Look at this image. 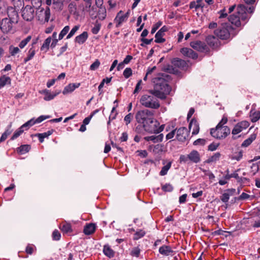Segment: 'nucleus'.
Masks as SVG:
<instances>
[{
    "label": "nucleus",
    "instance_id": "1",
    "mask_svg": "<svg viewBox=\"0 0 260 260\" xmlns=\"http://www.w3.org/2000/svg\"><path fill=\"white\" fill-rule=\"evenodd\" d=\"M171 77L165 73L158 74L153 79L154 88L150 90V92L155 97L161 100L166 99L167 95L171 91V87L169 85V81Z\"/></svg>",
    "mask_w": 260,
    "mask_h": 260
},
{
    "label": "nucleus",
    "instance_id": "2",
    "mask_svg": "<svg viewBox=\"0 0 260 260\" xmlns=\"http://www.w3.org/2000/svg\"><path fill=\"white\" fill-rule=\"evenodd\" d=\"M238 32V31H236L230 24L227 23L222 24L214 31L216 36L221 40H228L231 36L232 37L235 36Z\"/></svg>",
    "mask_w": 260,
    "mask_h": 260
},
{
    "label": "nucleus",
    "instance_id": "3",
    "mask_svg": "<svg viewBox=\"0 0 260 260\" xmlns=\"http://www.w3.org/2000/svg\"><path fill=\"white\" fill-rule=\"evenodd\" d=\"M9 18H5L0 22V28L4 33L10 31L13 27V24H16L18 21V15L13 10L12 16L8 15Z\"/></svg>",
    "mask_w": 260,
    "mask_h": 260
},
{
    "label": "nucleus",
    "instance_id": "4",
    "mask_svg": "<svg viewBox=\"0 0 260 260\" xmlns=\"http://www.w3.org/2000/svg\"><path fill=\"white\" fill-rule=\"evenodd\" d=\"M148 120L149 121H147L145 124L143 125V127L146 132L151 134H158L164 130V124L160 126L159 122L153 118Z\"/></svg>",
    "mask_w": 260,
    "mask_h": 260
},
{
    "label": "nucleus",
    "instance_id": "5",
    "mask_svg": "<svg viewBox=\"0 0 260 260\" xmlns=\"http://www.w3.org/2000/svg\"><path fill=\"white\" fill-rule=\"evenodd\" d=\"M153 94L142 95L140 99L141 104L145 107L153 109H157L159 108L160 104L157 99Z\"/></svg>",
    "mask_w": 260,
    "mask_h": 260
},
{
    "label": "nucleus",
    "instance_id": "6",
    "mask_svg": "<svg viewBox=\"0 0 260 260\" xmlns=\"http://www.w3.org/2000/svg\"><path fill=\"white\" fill-rule=\"evenodd\" d=\"M154 114V111L153 110L148 109L140 110L136 113L135 118L139 123H142L144 125L146 122L149 121L148 119L151 120L153 118Z\"/></svg>",
    "mask_w": 260,
    "mask_h": 260
},
{
    "label": "nucleus",
    "instance_id": "7",
    "mask_svg": "<svg viewBox=\"0 0 260 260\" xmlns=\"http://www.w3.org/2000/svg\"><path fill=\"white\" fill-rule=\"evenodd\" d=\"M230 128L227 126L220 127L219 125H216L215 128L210 129L211 135L218 139L225 138L230 134Z\"/></svg>",
    "mask_w": 260,
    "mask_h": 260
},
{
    "label": "nucleus",
    "instance_id": "8",
    "mask_svg": "<svg viewBox=\"0 0 260 260\" xmlns=\"http://www.w3.org/2000/svg\"><path fill=\"white\" fill-rule=\"evenodd\" d=\"M36 15L39 21L48 22L50 16L49 8L47 7L45 10L43 8H39L37 11Z\"/></svg>",
    "mask_w": 260,
    "mask_h": 260
},
{
    "label": "nucleus",
    "instance_id": "9",
    "mask_svg": "<svg viewBox=\"0 0 260 260\" xmlns=\"http://www.w3.org/2000/svg\"><path fill=\"white\" fill-rule=\"evenodd\" d=\"M247 10V8L243 5H240L237 8V13L240 17V20L241 22H244L243 25H245L249 18Z\"/></svg>",
    "mask_w": 260,
    "mask_h": 260
},
{
    "label": "nucleus",
    "instance_id": "10",
    "mask_svg": "<svg viewBox=\"0 0 260 260\" xmlns=\"http://www.w3.org/2000/svg\"><path fill=\"white\" fill-rule=\"evenodd\" d=\"M34 7L27 5L22 11V17L26 21H30L34 17Z\"/></svg>",
    "mask_w": 260,
    "mask_h": 260
},
{
    "label": "nucleus",
    "instance_id": "11",
    "mask_svg": "<svg viewBox=\"0 0 260 260\" xmlns=\"http://www.w3.org/2000/svg\"><path fill=\"white\" fill-rule=\"evenodd\" d=\"M190 46L194 49L202 52H208L209 51L208 47L205 43L201 41L192 42L190 44Z\"/></svg>",
    "mask_w": 260,
    "mask_h": 260
},
{
    "label": "nucleus",
    "instance_id": "12",
    "mask_svg": "<svg viewBox=\"0 0 260 260\" xmlns=\"http://www.w3.org/2000/svg\"><path fill=\"white\" fill-rule=\"evenodd\" d=\"M188 131L185 127H181L178 128L176 132V138L180 142H183L188 137Z\"/></svg>",
    "mask_w": 260,
    "mask_h": 260
},
{
    "label": "nucleus",
    "instance_id": "13",
    "mask_svg": "<svg viewBox=\"0 0 260 260\" xmlns=\"http://www.w3.org/2000/svg\"><path fill=\"white\" fill-rule=\"evenodd\" d=\"M168 29L166 26H162L155 35V42L157 43H162L165 42V39L163 38L165 32L168 31Z\"/></svg>",
    "mask_w": 260,
    "mask_h": 260
},
{
    "label": "nucleus",
    "instance_id": "14",
    "mask_svg": "<svg viewBox=\"0 0 260 260\" xmlns=\"http://www.w3.org/2000/svg\"><path fill=\"white\" fill-rule=\"evenodd\" d=\"M129 16V12L123 14L122 11H120L117 15L114 21L116 22V26L119 27L122 22L125 21Z\"/></svg>",
    "mask_w": 260,
    "mask_h": 260
},
{
    "label": "nucleus",
    "instance_id": "15",
    "mask_svg": "<svg viewBox=\"0 0 260 260\" xmlns=\"http://www.w3.org/2000/svg\"><path fill=\"white\" fill-rule=\"evenodd\" d=\"M181 53L189 58L197 59L198 57V54L191 49L188 48H183L180 50Z\"/></svg>",
    "mask_w": 260,
    "mask_h": 260
},
{
    "label": "nucleus",
    "instance_id": "16",
    "mask_svg": "<svg viewBox=\"0 0 260 260\" xmlns=\"http://www.w3.org/2000/svg\"><path fill=\"white\" fill-rule=\"evenodd\" d=\"M206 41L207 44L213 48H216L219 45L218 39L214 36H208L207 37Z\"/></svg>",
    "mask_w": 260,
    "mask_h": 260
},
{
    "label": "nucleus",
    "instance_id": "17",
    "mask_svg": "<svg viewBox=\"0 0 260 260\" xmlns=\"http://www.w3.org/2000/svg\"><path fill=\"white\" fill-rule=\"evenodd\" d=\"M189 160L193 163L197 164L200 162L201 157L199 152L193 150L188 154Z\"/></svg>",
    "mask_w": 260,
    "mask_h": 260
},
{
    "label": "nucleus",
    "instance_id": "18",
    "mask_svg": "<svg viewBox=\"0 0 260 260\" xmlns=\"http://www.w3.org/2000/svg\"><path fill=\"white\" fill-rule=\"evenodd\" d=\"M158 251L159 252L164 256L172 255L174 252L171 246L165 245L160 246Z\"/></svg>",
    "mask_w": 260,
    "mask_h": 260
},
{
    "label": "nucleus",
    "instance_id": "19",
    "mask_svg": "<svg viewBox=\"0 0 260 260\" xmlns=\"http://www.w3.org/2000/svg\"><path fill=\"white\" fill-rule=\"evenodd\" d=\"M172 63L175 67L181 69H183L187 66V63L185 60L178 58H174L172 61Z\"/></svg>",
    "mask_w": 260,
    "mask_h": 260
},
{
    "label": "nucleus",
    "instance_id": "20",
    "mask_svg": "<svg viewBox=\"0 0 260 260\" xmlns=\"http://www.w3.org/2000/svg\"><path fill=\"white\" fill-rule=\"evenodd\" d=\"M95 228L96 225L94 223H88L84 226L83 232L86 235H90L94 233Z\"/></svg>",
    "mask_w": 260,
    "mask_h": 260
},
{
    "label": "nucleus",
    "instance_id": "21",
    "mask_svg": "<svg viewBox=\"0 0 260 260\" xmlns=\"http://www.w3.org/2000/svg\"><path fill=\"white\" fill-rule=\"evenodd\" d=\"M164 138L163 134H161L158 135V136H147L144 138V139L146 141H152V142L155 143L157 142H161Z\"/></svg>",
    "mask_w": 260,
    "mask_h": 260
},
{
    "label": "nucleus",
    "instance_id": "22",
    "mask_svg": "<svg viewBox=\"0 0 260 260\" xmlns=\"http://www.w3.org/2000/svg\"><path fill=\"white\" fill-rule=\"evenodd\" d=\"M229 20L232 24H234L236 27H239L241 25L242 23L240 20V17L238 14L237 15L233 14L230 15L229 17Z\"/></svg>",
    "mask_w": 260,
    "mask_h": 260
},
{
    "label": "nucleus",
    "instance_id": "23",
    "mask_svg": "<svg viewBox=\"0 0 260 260\" xmlns=\"http://www.w3.org/2000/svg\"><path fill=\"white\" fill-rule=\"evenodd\" d=\"M60 91H58L55 93H51L49 90L45 89L42 91V93L45 94L44 100L47 101H50L53 99L57 95H58Z\"/></svg>",
    "mask_w": 260,
    "mask_h": 260
},
{
    "label": "nucleus",
    "instance_id": "24",
    "mask_svg": "<svg viewBox=\"0 0 260 260\" xmlns=\"http://www.w3.org/2000/svg\"><path fill=\"white\" fill-rule=\"evenodd\" d=\"M80 83H70L66 86L62 91L63 94L73 91L76 88L79 87Z\"/></svg>",
    "mask_w": 260,
    "mask_h": 260
},
{
    "label": "nucleus",
    "instance_id": "25",
    "mask_svg": "<svg viewBox=\"0 0 260 260\" xmlns=\"http://www.w3.org/2000/svg\"><path fill=\"white\" fill-rule=\"evenodd\" d=\"M191 127H193L192 134L194 135L198 134V133L199 132L200 127L197 121L194 119H191L189 123L188 127L190 129Z\"/></svg>",
    "mask_w": 260,
    "mask_h": 260
},
{
    "label": "nucleus",
    "instance_id": "26",
    "mask_svg": "<svg viewBox=\"0 0 260 260\" xmlns=\"http://www.w3.org/2000/svg\"><path fill=\"white\" fill-rule=\"evenodd\" d=\"M88 38V33L87 31H84L80 35L77 36L75 38V42L79 44H83Z\"/></svg>",
    "mask_w": 260,
    "mask_h": 260
},
{
    "label": "nucleus",
    "instance_id": "27",
    "mask_svg": "<svg viewBox=\"0 0 260 260\" xmlns=\"http://www.w3.org/2000/svg\"><path fill=\"white\" fill-rule=\"evenodd\" d=\"M54 129H52L44 133L37 134L36 136L38 137L40 142L43 143L44 141V138L48 137L49 136L52 135Z\"/></svg>",
    "mask_w": 260,
    "mask_h": 260
},
{
    "label": "nucleus",
    "instance_id": "28",
    "mask_svg": "<svg viewBox=\"0 0 260 260\" xmlns=\"http://www.w3.org/2000/svg\"><path fill=\"white\" fill-rule=\"evenodd\" d=\"M106 9L105 7L101 6L98 9L97 13V17L100 20H104L106 17Z\"/></svg>",
    "mask_w": 260,
    "mask_h": 260
},
{
    "label": "nucleus",
    "instance_id": "29",
    "mask_svg": "<svg viewBox=\"0 0 260 260\" xmlns=\"http://www.w3.org/2000/svg\"><path fill=\"white\" fill-rule=\"evenodd\" d=\"M29 145H22L17 148V151L20 154H24L28 152L30 149Z\"/></svg>",
    "mask_w": 260,
    "mask_h": 260
},
{
    "label": "nucleus",
    "instance_id": "30",
    "mask_svg": "<svg viewBox=\"0 0 260 260\" xmlns=\"http://www.w3.org/2000/svg\"><path fill=\"white\" fill-rule=\"evenodd\" d=\"M35 53L36 50L35 47H31L28 51L27 57L24 59V63H26L29 60H31L35 56Z\"/></svg>",
    "mask_w": 260,
    "mask_h": 260
},
{
    "label": "nucleus",
    "instance_id": "31",
    "mask_svg": "<svg viewBox=\"0 0 260 260\" xmlns=\"http://www.w3.org/2000/svg\"><path fill=\"white\" fill-rule=\"evenodd\" d=\"M256 134H252L247 139L244 141L242 144V147H247L251 144V143L256 139Z\"/></svg>",
    "mask_w": 260,
    "mask_h": 260
},
{
    "label": "nucleus",
    "instance_id": "32",
    "mask_svg": "<svg viewBox=\"0 0 260 260\" xmlns=\"http://www.w3.org/2000/svg\"><path fill=\"white\" fill-rule=\"evenodd\" d=\"M60 229L62 232L65 233H71L72 232L71 224L67 222H63Z\"/></svg>",
    "mask_w": 260,
    "mask_h": 260
},
{
    "label": "nucleus",
    "instance_id": "33",
    "mask_svg": "<svg viewBox=\"0 0 260 260\" xmlns=\"http://www.w3.org/2000/svg\"><path fill=\"white\" fill-rule=\"evenodd\" d=\"M51 37H49L47 38L44 41V43L43 44L42 46L41 47V50L42 51H44L45 52H46L49 47L51 41Z\"/></svg>",
    "mask_w": 260,
    "mask_h": 260
},
{
    "label": "nucleus",
    "instance_id": "34",
    "mask_svg": "<svg viewBox=\"0 0 260 260\" xmlns=\"http://www.w3.org/2000/svg\"><path fill=\"white\" fill-rule=\"evenodd\" d=\"M103 252L104 254L109 257H113L114 256V251L108 245L104 247Z\"/></svg>",
    "mask_w": 260,
    "mask_h": 260
},
{
    "label": "nucleus",
    "instance_id": "35",
    "mask_svg": "<svg viewBox=\"0 0 260 260\" xmlns=\"http://www.w3.org/2000/svg\"><path fill=\"white\" fill-rule=\"evenodd\" d=\"M7 83H11V78L3 75L0 77V88L5 86Z\"/></svg>",
    "mask_w": 260,
    "mask_h": 260
},
{
    "label": "nucleus",
    "instance_id": "36",
    "mask_svg": "<svg viewBox=\"0 0 260 260\" xmlns=\"http://www.w3.org/2000/svg\"><path fill=\"white\" fill-rule=\"evenodd\" d=\"M86 11H89V15L92 19H95L97 18V8H94L92 7L91 8V7L89 9H85Z\"/></svg>",
    "mask_w": 260,
    "mask_h": 260
},
{
    "label": "nucleus",
    "instance_id": "37",
    "mask_svg": "<svg viewBox=\"0 0 260 260\" xmlns=\"http://www.w3.org/2000/svg\"><path fill=\"white\" fill-rule=\"evenodd\" d=\"M172 165V162L170 161L166 165L164 166L162 168L161 171L159 172V175L160 176H165L166 175L169 170L170 169Z\"/></svg>",
    "mask_w": 260,
    "mask_h": 260
},
{
    "label": "nucleus",
    "instance_id": "38",
    "mask_svg": "<svg viewBox=\"0 0 260 260\" xmlns=\"http://www.w3.org/2000/svg\"><path fill=\"white\" fill-rule=\"evenodd\" d=\"M224 179L226 180H230L231 178H236L238 182H240L242 181V178L240 177L238 174L236 173H234L231 174H226L224 177Z\"/></svg>",
    "mask_w": 260,
    "mask_h": 260
},
{
    "label": "nucleus",
    "instance_id": "39",
    "mask_svg": "<svg viewBox=\"0 0 260 260\" xmlns=\"http://www.w3.org/2000/svg\"><path fill=\"white\" fill-rule=\"evenodd\" d=\"M221 156V154L219 152H216L214 153L213 155L210 157L207 160V163H210L212 162H215L217 160H219L220 157Z\"/></svg>",
    "mask_w": 260,
    "mask_h": 260
},
{
    "label": "nucleus",
    "instance_id": "40",
    "mask_svg": "<svg viewBox=\"0 0 260 260\" xmlns=\"http://www.w3.org/2000/svg\"><path fill=\"white\" fill-rule=\"evenodd\" d=\"M31 39V36H28L25 39L22 40L19 44V47L21 49L24 48L26 45L30 42Z\"/></svg>",
    "mask_w": 260,
    "mask_h": 260
},
{
    "label": "nucleus",
    "instance_id": "41",
    "mask_svg": "<svg viewBox=\"0 0 260 260\" xmlns=\"http://www.w3.org/2000/svg\"><path fill=\"white\" fill-rule=\"evenodd\" d=\"M9 51L11 56H15L20 52V49L17 47L11 45L9 48Z\"/></svg>",
    "mask_w": 260,
    "mask_h": 260
},
{
    "label": "nucleus",
    "instance_id": "42",
    "mask_svg": "<svg viewBox=\"0 0 260 260\" xmlns=\"http://www.w3.org/2000/svg\"><path fill=\"white\" fill-rule=\"evenodd\" d=\"M70 26L68 25L66 26L60 31L58 36V40H60L67 34L70 30Z\"/></svg>",
    "mask_w": 260,
    "mask_h": 260
},
{
    "label": "nucleus",
    "instance_id": "43",
    "mask_svg": "<svg viewBox=\"0 0 260 260\" xmlns=\"http://www.w3.org/2000/svg\"><path fill=\"white\" fill-rule=\"evenodd\" d=\"M146 234V232L143 230H140L134 234V240H137L143 237Z\"/></svg>",
    "mask_w": 260,
    "mask_h": 260
},
{
    "label": "nucleus",
    "instance_id": "44",
    "mask_svg": "<svg viewBox=\"0 0 260 260\" xmlns=\"http://www.w3.org/2000/svg\"><path fill=\"white\" fill-rule=\"evenodd\" d=\"M24 129L20 126L17 130H16L14 133L13 135L11 138V140H14L17 138L22 133L24 132Z\"/></svg>",
    "mask_w": 260,
    "mask_h": 260
},
{
    "label": "nucleus",
    "instance_id": "45",
    "mask_svg": "<svg viewBox=\"0 0 260 260\" xmlns=\"http://www.w3.org/2000/svg\"><path fill=\"white\" fill-rule=\"evenodd\" d=\"M36 123V122H35V120H34V119H31L29 120H28V121H27L26 122H25L24 124H23L22 125H21V126L24 129V128H25V130H27V129H28V128L30 127V126H32L33 125H34Z\"/></svg>",
    "mask_w": 260,
    "mask_h": 260
},
{
    "label": "nucleus",
    "instance_id": "46",
    "mask_svg": "<svg viewBox=\"0 0 260 260\" xmlns=\"http://www.w3.org/2000/svg\"><path fill=\"white\" fill-rule=\"evenodd\" d=\"M251 120L252 122H255L260 118V113L255 112L250 114Z\"/></svg>",
    "mask_w": 260,
    "mask_h": 260
},
{
    "label": "nucleus",
    "instance_id": "47",
    "mask_svg": "<svg viewBox=\"0 0 260 260\" xmlns=\"http://www.w3.org/2000/svg\"><path fill=\"white\" fill-rule=\"evenodd\" d=\"M141 249L138 247H134L131 252V255L133 256L138 257L140 255Z\"/></svg>",
    "mask_w": 260,
    "mask_h": 260
},
{
    "label": "nucleus",
    "instance_id": "48",
    "mask_svg": "<svg viewBox=\"0 0 260 260\" xmlns=\"http://www.w3.org/2000/svg\"><path fill=\"white\" fill-rule=\"evenodd\" d=\"M35 249L36 248L33 244H28L25 248V252L28 254H32Z\"/></svg>",
    "mask_w": 260,
    "mask_h": 260
},
{
    "label": "nucleus",
    "instance_id": "49",
    "mask_svg": "<svg viewBox=\"0 0 260 260\" xmlns=\"http://www.w3.org/2000/svg\"><path fill=\"white\" fill-rule=\"evenodd\" d=\"M189 8L190 9H194L196 11L198 10L199 8L203 9V6L199 5L195 1H191L189 3Z\"/></svg>",
    "mask_w": 260,
    "mask_h": 260
},
{
    "label": "nucleus",
    "instance_id": "50",
    "mask_svg": "<svg viewBox=\"0 0 260 260\" xmlns=\"http://www.w3.org/2000/svg\"><path fill=\"white\" fill-rule=\"evenodd\" d=\"M79 26L75 25L74 27L71 29L69 34L67 36V39H70L72 38L76 33V32L79 29Z\"/></svg>",
    "mask_w": 260,
    "mask_h": 260
},
{
    "label": "nucleus",
    "instance_id": "51",
    "mask_svg": "<svg viewBox=\"0 0 260 260\" xmlns=\"http://www.w3.org/2000/svg\"><path fill=\"white\" fill-rule=\"evenodd\" d=\"M243 129H242L241 126H240L238 123L234 126L233 129L232 130V133L233 135H235L238 134L241 132H242Z\"/></svg>",
    "mask_w": 260,
    "mask_h": 260
},
{
    "label": "nucleus",
    "instance_id": "52",
    "mask_svg": "<svg viewBox=\"0 0 260 260\" xmlns=\"http://www.w3.org/2000/svg\"><path fill=\"white\" fill-rule=\"evenodd\" d=\"M123 75L125 78H129L132 75V70L130 68H126L123 71Z\"/></svg>",
    "mask_w": 260,
    "mask_h": 260
},
{
    "label": "nucleus",
    "instance_id": "53",
    "mask_svg": "<svg viewBox=\"0 0 260 260\" xmlns=\"http://www.w3.org/2000/svg\"><path fill=\"white\" fill-rule=\"evenodd\" d=\"M100 65V61L98 59H96L95 61L90 65V70L92 71H94L99 67Z\"/></svg>",
    "mask_w": 260,
    "mask_h": 260
},
{
    "label": "nucleus",
    "instance_id": "54",
    "mask_svg": "<svg viewBox=\"0 0 260 260\" xmlns=\"http://www.w3.org/2000/svg\"><path fill=\"white\" fill-rule=\"evenodd\" d=\"M164 146L161 144H157L154 146L153 152L158 153L163 151Z\"/></svg>",
    "mask_w": 260,
    "mask_h": 260
},
{
    "label": "nucleus",
    "instance_id": "55",
    "mask_svg": "<svg viewBox=\"0 0 260 260\" xmlns=\"http://www.w3.org/2000/svg\"><path fill=\"white\" fill-rule=\"evenodd\" d=\"M161 188L165 191L171 192L173 190V187L170 184H165Z\"/></svg>",
    "mask_w": 260,
    "mask_h": 260
},
{
    "label": "nucleus",
    "instance_id": "56",
    "mask_svg": "<svg viewBox=\"0 0 260 260\" xmlns=\"http://www.w3.org/2000/svg\"><path fill=\"white\" fill-rule=\"evenodd\" d=\"M60 234L58 230H55L53 231L52 233V238L53 240H59L60 238Z\"/></svg>",
    "mask_w": 260,
    "mask_h": 260
},
{
    "label": "nucleus",
    "instance_id": "57",
    "mask_svg": "<svg viewBox=\"0 0 260 260\" xmlns=\"http://www.w3.org/2000/svg\"><path fill=\"white\" fill-rule=\"evenodd\" d=\"M152 41H153V39H145V38H141V41L142 42V43H141V46L144 47V46H145V45H149V44H151V43L152 42Z\"/></svg>",
    "mask_w": 260,
    "mask_h": 260
},
{
    "label": "nucleus",
    "instance_id": "58",
    "mask_svg": "<svg viewBox=\"0 0 260 260\" xmlns=\"http://www.w3.org/2000/svg\"><path fill=\"white\" fill-rule=\"evenodd\" d=\"M133 116L132 113H129L126 115L124 118V120L125 122V124L127 125L132 121Z\"/></svg>",
    "mask_w": 260,
    "mask_h": 260
},
{
    "label": "nucleus",
    "instance_id": "59",
    "mask_svg": "<svg viewBox=\"0 0 260 260\" xmlns=\"http://www.w3.org/2000/svg\"><path fill=\"white\" fill-rule=\"evenodd\" d=\"M50 117H51V116L50 115H47V116L41 115L35 120L36 123H40L42 121H43V120H44L46 119L49 118Z\"/></svg>",
    "mask_w": 260,
    "mask_h": 260
},
{
    "label": "nucleus",
    "instance_id": "60",
    "mask_svg": "<svg viewBox=\"0 0 260 260\" xmlns=\"http://www.w3.org/2000/svg\"><path fill=\"white\" fill-rule=\"evenodd\" d=\"M188 154L185 155H181L179 157V162L180 163L184 162L187 163L189 160Z\"/></svg>",
    "mask_w": 260,
    "mask_h": 260
},
{
    "label": "nucleus",
    "instance_id": "61",
    "mask_svg": "<svg viewBox=\"0 0 260 260\" xmlns=\"http://www.w3.org/2000/svg\"><path fill=\"white\" fill-rule=\"evenodd\" d=\"M229 198L230 194L229 193L225 192L222 194L220 197V199L223 202L226 203L229 201Z\"/></svg>",
    "mask_w": 260,
    "mask_h": 260
},
{
    "label": "nucleus",
    "instance_id": "62",
    "mask_svg": "<svg viewBox=\"0 0 260 260\" xmlns=\"http://www.w3.org/2000/svg\"><path fill=\"white\" fill-rule=\"evenodd\" d=\"M162 25V22L161 21H158L157 22L152 28L151 33L152 34H154L156 30Z\"/></svg>",
    "mask_w": 260,
    "mask_h": 260
},
{
    "label": "nucleus",
    "instance_id": "63",
    "mask_svg": "<svg viewBox=\"0 0 260 260\" xmlns=\"http://www.w3.org/2000/svg\"><path fill=\"white\" fill-rule=\"evenodd\" d=\"M219 145V143H212L210 144L208 146V150L210 151L215 150Z\"/></svg>",
    "mask_w": 260,
    "mask_h": 260
},
{
    "label": "nucleus",
    "instance_id": "64",
    "mask_svg": "<svg viewBox=\"0 0 260 260\" xmlns=\"http://www.w3.org/2000/svg\"><path fill=\"white\" fill-rule=\"evenodd\" d=\"M165 70L170 73H175L177 72V70L173 68L172 66L168 65L167 68L165 69Z\"/></svg>",
    "mask_w": 260,
    "mask_h": 260
}]
</instances>
